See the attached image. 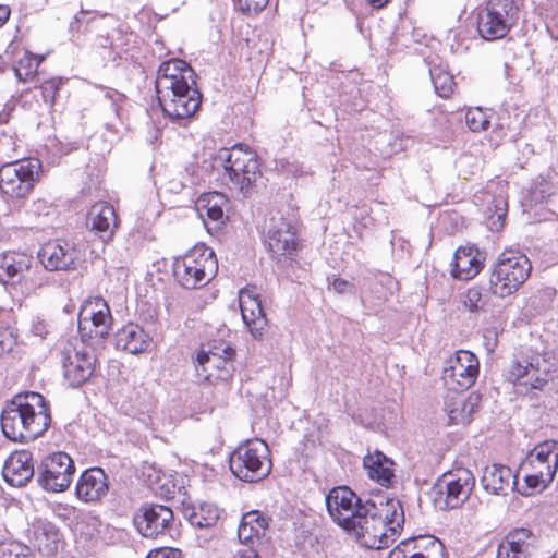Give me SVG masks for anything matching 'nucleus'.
Instances as JSON below:
<instances>
[{
  "instance_id": "1",
  "label": "nucleus",
  "mask_w": 558,
  "mask_h": 558,
  "mask_svg": "<svg viewBox=\"0 0 558 558\" xmlns=\"http://www.w3.org/2000/svg\"><path fill=\"white\" fill-rule=\"evenodd\" d=\"M52 422L50 404L35 391H25L8 400L0 414V425L5 438L29 442L41 437Z\"/></svg>"
},
{
  "instance_id": "2",
  "label": "nucleus",
  "mask_w": 558,
  "mask_h": 558,
  "mask_svg": "<svg viewBox=\"0 0 558 558\" xmlns=\"http://www.w3.org/2000/svg\"><path fill=\"white\" fill-rule=\"evenodd\" d=\"M531 271L532 264L524 253L505 250L490 266L488 289L495 296H510L526 282Z\"/></svg>"
},
{
  "instance_id": "3",
  "label": "nucleus",
  "mask_w": 558,
  "mask_h": 558,
  "mask_svg": "<svg viewBox=\"0 0 558 558\" xmlns=\"http://www.w3.org/2000/svg\"><path fill=\"white\" fill-rule=\"evenodd\" d=\"M174 280L184 289H199L210 282L218 271V262L213 248L197 244L185 254L174 257Z\"/></svg>"
},
{
  "instance_id": "4",
  "label": "nucleus",
  "mask_w": 558,
  "mask_h": 558,
  "mask_svg": "<svg viewBox=\"0 0 558 558\" xmlns=\"http://www.w3.org/2000/svg\"><path fill=\"white\" fill-rule=\"evenodd\" d=\"M215 162L221 165L230 189L247 195L257 178L260 177V163L257 154L236 144L218 150Z\"/></svg>"
},
{
  "instance_id": "5",
  "label": "nucleus",
  "mask_w": 558,
  "mask_h": 558,
  "mask_svg": "<svg viewBox=\"0 0 558 558\" xmlns=\"http://www.w3.org/2000/svg\"><path fill=\"white\" fill-rule=\"evenodd\" d=\"M232 474L243 482H258L267 477L272 468L268 445L254 438L239 445L229 457Z\"/></svg>"
},
{
  "instance_id": "6",
  "label": "nucleus",
  "mask_w": 558,
  "mask_h": 558,
  "mask_svg": "<svg viewBox=\"0 0 558 558\" xmlns=\"http://www.w3.org/2000/svg\"><path fill=\"white\" fill-rule=\"evenodd\" d=\"M515 0H488L478 13L477 31L485 40L504 38L519 20Z\"/></svg>"
},
{
  "instance_id": "7",
  "label": "nucleus",
  "mask_w": 558,
  "mask_h": 558,
  "mask_svg": "<svg viewBox=\"0 0 558 558\" xmlns=\"http://www.w3.org/2000/svg\"><path fill=\"white\" fill-rule=\"evenodd\" d=\"M475 486V477L466 468L444 473L434 486L435 504L440 509H457L469 498Z\"/></svg>"
},
{
  "instance_id": "8",
  "label": "nucleus",
  "mask_w": 558,
  "mask_h": 558,
  "mask_svg": "<svg viewBox=\"0 0 558 558\" xmlns=\"http://www.w3.org/2000/svg\"><path fill=\"white\" fill-rule=\"evenodd\" d=\"M38 159H23L0 167V190L12 198L25 197L38 180Z\"/></svg>"
},
{
  "instance_id": "9",
  "label": "nucleus",
  "mask_w": 558,
  "mask_h": 558,
  "mask_svg": "<svg viewBox=\"0 0 558 558\" xmlns=\"http://www.w3.org/2000/svg\"><path fill=\"white\" fill-rule=\"evenodd\" d=\"M345 531L354 533L361 545L366 548L378 550L389 547L390 536L384 521L376 514L375 500H365L362 512L355 515L354 526Z\"/></svg>"
},
{
  "instance_id": "10",
  "label": "nucleus",
  "mask_w": 558,
  "mask_h": 558,
  "mask_svg": "<svg viewBox=\"0 0 558 558\" xmlns=\"http://www.w3.org/2000/svg\"><path fill=\"white\" fill-rule=\"evenodd\" d=\"M75 465L72 458L57 451L45 457L38 466L37 483L47 492L61 493L69 488Z\"/></svg>"
},
{
  "instance_id": "11",
  "label": "nucleus",
  "mask_w": 558,
  "mask_h": 558,
  "mask_svg": "<svg viewBox=\"0 0 558 558\" xmlns=\"http://www.w3.org/2000/svg\"><path fill=\"white\" fill-rule=\"evenodd\" d=\"M477 356L468 350H458L446 362L442 380L450 391H464L472 387L478 376Z\"/></svg>"
},
{
  "instance_id": "12",
  "label": "nucleus",
  "mask_w": 558,
  "mask_h": 558,
  "mask_svg": "<svg viewBox=\"0 0 558 558\" xmlns=\"http://www.w3.org/2000/svg\"><path fill=\"white\" fill-rule=\"evenodd\" d=\"M157 94L159 105L166 116L172 120H184L191 118L201 107L202 94L196 84H187L186 88L177 86Z\"/></svg>"
},
{
  "instance_id": "13",
  "label": "nucleus",
  "mask_w": 558,
  "mask_h": 558,
  "mask_svg": "<svg viewBox=\"0 0 558 558\" xmlns=\"http://www.w3.org/2000/svg\"><path fill=\"white\" fill-rule=\"evenodd\" d=\"M111 325L110 307L102 298H92L84 302L78 315V331L83 341L106 338Z\"/></svg>"
},
{
  "instance_id": "14",
  "label": "nucleus",
  "mask_w": 558,
  "mask_h": 558,
  "mask_svg": "<svg viewBox=\"0 0 558 558\" xmlns=\"http://www.w3.org/2000/svg\"><path fill=\"white\" fill-rule=\"evenodd\" d=\"M140 534L147 538H157L171 531L174 523L173 511L160 504L145 502L133 518Z\"/></svg>"
},
{
  "instance_id": "15",
  "label": "nucleus",
  "mask_w": 558,
  "mask_h": 558,
  "mask_svg": "<svg viewBox=\"0 0 558 558\" xmlns=\"http://www.w3.org/2000/svg\"><path fill=\"white\" fill-rule=\"evenodd\" d=\"M364 502L348 486L333 487L326 496L329 515L343 530L354 526L355 515L362 512Z\"/></svg>"
},
{
  "instance_id": "16",
  "label": "nucleus",
  "mask_w": 558,
  "mask_h": 558,
  "mask_svg": "<svg viewBox=\"0 0 558 558\" xmlns=\"http://www.w3.org/2000/svg\"><path fill=\"white\" fill-rule=\"evenodd\" d=\"M37 257L46 271H66L76 269L81 252L73 242L57 239L45 243Z\"/></svg>"
},
{
  "instance_id": "17",
  "label": "nucleus",
  "mask_w": 558,
  "mask_h": 558,
  "mask_svg": "<svg viewBox=\"0 0 558 558\" xmlns=\"http://www.w3.org/2000/svg\"><path fill=\"white\" fill-rule=\"evenodd\" d=\"M63 354V374L71 387H80L86 383L95 371L96 356L90 348H65Z\"/></svg>"
},
{
  "instance_id": "18",
  "label": "nucleus",
  "mask_w": 558,
  "mask_h": 558,
  "mask_svg": "<svg viewBox=\"0 0 558 558\" xmlns=\"http://www.w3.org/2000/svg\"><path fill=\"white\" fill-rule=\"evenodd\" d=\"M225 356L218 357V353L210 356L209 353L202 350L196 356V374L199 378L210 384L218 381H228L234 372L233 359L235 350L232 347H227L222 350Z\"/></svg>"
},
{
  "instance_id": "19",
  "label": "nucleus",
  "mask_w": 558,
  "mask_h": 558,
  "mask_svg": "<svg viewBox=\"0 0 558 558\" xmlns=\"http://www.w3.org/2000/svg\"><path fill=\"white\" fill-rule=\"evenodd\" d=\"M298 223L291 218L274 216L267 231V245L275 256H291L298 248Z\"/></svg>"
},
{
  "instance_id": "20",
  "label": "nucleus",
  "mask_w": 558,
  "mask_h": 558,
  "mask_svg": "<svg viewBox=\"0 0 558 558\" xmlns=\"http://www.w3.org/2000/svg\"><path fill=\"white\" fill-rule=\"evenodd\" d=\"M239 303L244 324L255 339H262L267 326V318L262 306L257 288L247 286L239 291Z\"/></svg>"
},
{
  "instance_id": "21",
  "label": "nucleus",
  "mask_w": 558,
  "mask_h": 558,
  "mask_svg": "<svg viewBox=\"0 0 558 558\" xmlns=\"http://www.w3.org/2000/svg\"><path fill=\"white\" fill-rule=\"evenodd\" d=\"M187 84H196V73L187 62L170 59L159 65L155 81L157 94L166 92L163 86H168L169 90L177 86L186 88Z\"/></svg>"
},
{
  "instance_id": "22",
  "label": "nucleus",
  "mask_w": 558,
  "mask_h": 558,
  "mask_svg": "<svg viewBox=\"0 0 558 558\" xmlns=\"http://www.w3.org/2000/svg\"><path fill=\"white\" fill-rule=\"evenodd\" d=\"M109 493V478L101 468L85 470L75 487L76 497L86 504H97Z\"/></svg>"
},
{
  "instance_id": "23",
  "label": "nucleus",
  "mask_w": 558,
  "mask_h": 558,
  "mask_svg": "<svg viewBox=\"0 0 558 558\" xmlns=\"http://www.w3.org/2000/svg\"><path fill=\"white\" fill-rule=\"evenodd\" d=\"M483 489L490 495L507 496L518 485V474L504 464L495 463L483 469L480 478Z\"/></svg>"
},
{
  "instance_id": "24",
  "label": "nucleus",
  "mask_w": 558,
  "mask_h": 558,
  "mask_svg": "<svg viewBox=\"0 0 558 558\" xmlns=\"http://www.w3.org/2000/svg\"><path fill=\"white\" fill-rule=\"evenodd\" d=\"M484 253L476 246H460L451 263V276L459 280L473 279L484 266Z\"/></svg>"
},
{
  "instance_id": "25",
  "label": "nucleus",
  "mask_w": 558,
  "mask_h": 558,
  "mask_svg": "<svg viewBox=\"0 0 558 558\" xmlns=\"http://www.w3.org/2000/svg\"><path fill=\"white\" fill-rule=\"evenodd\" d=\"M459 392L449 390L445 397L444 411L448 416V424L451 425L469 424L480 402L478 395L472 393L465 398Z\"/></svg>"
},
{
  "instance_id": "26",
  "label": "nucleus",
  "mask_w": 558,
  "mask_h": 558,
  "mask_svg": "<svg viewBox=\"0 0 558 558\" xmlns=\"http://www.w3.org/2000/svg\"><path fill=\"white\" fill-rule=\"evenodd\" d=\"M33 456L29 451H15L5 460L3 466V478L8 484L15 487L26 485L34 476Z\"/></svg>"
},
{
  "instance_id": "27",
  "label": "nucleus",
  "mask_w": 558,
  "mask_h": 558,
  "mask_svg": "<svg viewBox=\"0 0 558 558\" xmlns=\"http://www.w3.org/2000/svg\"><path fill=\"white\" fill-rule=\"evenodd\" d=\"M227 198L221 193L202 195L197 201V209L208 231L218 230L226 223L228 216L225 214Z\"/></svg>"
},
{
  "instance_id": "28",
  "label": "nucleus",
  "mask_w": 558,
  "mask_h": 558,
  "mask_svg": "<svg viewBox=\"0 0 558 558\" xmlns=\"http://www.w3.org/2000/svg\"><path fill=\"white\" fill-rule=\"evenodd\" d=\"M117 215L108 203L94 204L86 217V227L102 240L111 239L116 227Z\"/></svg>"
},
{
  "instance_id": "29",
  "label": "nucleus",
  "mask_w": 558,
  "mask_h": 558,
  "mask_svg": "<svg viewBox=\"0 0 558 558\" xmlns=\"http://www.w3.org/2000/svg\"><path fill=\"white\" fill-rule=\"evenodd\" d=\"M393 465V461L379 450L366 454L363 459L367 476L387 488L393 487L397 482Z\"/></svg>"
},
{
  "instance_id": "30",
  "label": "nucleus",
  "mask_w": 558,
  "mask_h": 558,
  "mask_svg": "<svg viewBox=\"0 0 558 558\" xmlns=\"http://www.w3.org/2000/svg\"><path fill=\"white\" fill-rule=\"evenodd\" d=\"M510 379L517 386H523L529 389H542L548 383V372L541 371L539 361L536 362H515L509 372Z\"/></svg>"
},
{
  "instance_id": "31",
  "label": "nucleus",
  "mask_w": 558,
  "mask_h": 558,
  "mask_svg": "<svg viewBox=\"0 0 558 558\" xmlns=\"http://www.w3.org/2000/svg\"><path fill=\"white\" fill-rule=\"evenodd\" d=\"M149 342L150 338L143 327L134 323L124 325L114 335L116 348L131 354L146 351Z\"/></svg>"
},
{
  "instance_id": "32",
  "label": "nucleus",
  "mask_w": 558,
  "mask_h": 558,
  "mask_svg": "<svg viewBox=\"0 0 558 558\" xmlns=\"http://www.w3.org/2000/svg\"><path fill=\"white\" fill-rule=\"evenodd\" d=\"M557 454L558 441L554 439L545 440L529 451L522 468L543 471L548 465L551 469L555 465Z\"/></svg>"
},
{
  "instance_id": "33",
  "label": "nucleus",
  "mask_w": 558,
  "mask_h": 558,
  "mask_svg": "<svg viewBox=\"0 0 558 558\" xmlns=\"http://www.w3.org/2000/svg\"><path fill=\"white\" fill-rule=\"evenodd\" d=\"M376 514L384 521L387 533L390 532V538L395 536L404 523V511L400 500L396 498H386L376 502Z\"/></svg>"
},
{
  "instance_id": "34",
  "label": "nucleus",
  "mask_w": 558,
  "mask_h": 558,
  "mask_svg": "<svg viewBox=\"0 0 558 558\" xmlns=\"http://www.w3.org/2000/svg\"><path fill=\"white\" fill-rule=\"evenodd\" d=\"M33 264V257L23 253L8 252L0 255V270L9 279L17 277L21 280L26 278L31 272Z\"/></svg>"
},
{
  "instance_id": "35",
  "label": "nucleus",
  "mask_w": 558,
  "mask_h": 558,
  "mask_svg": "<svg viewBox=\"0 0 558 558\" xmlns=\"http://www.w3.org/2000/svg\"><path fill=\"white\" fill-rule=\"evenodd\" d=\"M184 514L191 525L198 529H209L220 519V510L214 504L202 502L184 509Z\"/></svg>"
},
{
  "instance_id": "36",
  "label": "nucleus",
  "mask_w": 558,
  "mask_h": 558,
  "mask_svg": "<svg viewBox=\"0 0 558 558\" xmlns=\"http://www.w3.org/2000/svg\"><path fill=\"white\" fill-rule=\"evenodd\" d=\"M535 542L536 536L530 529L519 527L510 531L502 543L510 551L519 554V557L527 558Z\"/></svg>"
},
{
  "instance_id": "37",
  "label": "nucleus",
  "mask_w": 558,
  "mask_h": 558,
  "mask_svg": "<svg viewBox=\"0 0 558 558\" xmlns=\"http://www.w3.org/2000/svg\"><path fill=\"white\" fill-rule=\"evenodd\" d=\"M252 515L242 517L238 529L239 541L248 546V548L241 554V558H259L255 544H260V537L263 535L256 531L253 525H250L252 523Z\"/></svg>"
},
{
  "instance_id": "38",
  "label": "nucleus",
  "mask_w": 558,
  "mask_h": 558,
  "mask_svg": "<svg viewBox=\"0 0 558 558\" xmlns=\"http://www.w3.org/2000/svg\"><path fill=\"white\" fill-rule=\"evenodd\" d=\"M35 539L38 550L46 556H52L58 551L60 543L59 530L48 523L35 530Z\"/></svg>"
},
{
  "instance_id": "39",
  "label": "nucleus",
  "mask_w": 558,
  "mask_h": 558,
  "mask_svg": "<svg viewBox=\"0 0 558 558\" xmlns=\"http://www.w3.org/2000/svg\"><path fill=\"white\" fill-rule=\"evenodd\" d=\"M43 60V56L25 53L13 68L17 81L23 83L33 81Z\"/></svg>"
},
{
  "instance_id": "40",
  "label": "nucleus",
  "mask_w": 558,
  "mask_h": 558,
  "mask_svg": "<svg viewBox=\"0 0 558 558\" xmlns=\"http://www.w3.org/2000/svg\"><path fill=\"white\" fill-rule=\"evenodd\" d=\"M532 472L524 476V482L526 487L535 489L542 487L545 489L553 482L557 471H558V453L555 458V465L551 469L547 465L543 471L541 470H531Z\"/></svg>"
},
{
  "instance_id": "41",
  "label": "nucleus",
  "mask_w": 558,
  "mask_h": 558,
  "mask_svg": "<svg viewBox=\"0 0 558 558\" xmlns=\"http://www.w3.org/2000/svg\"><path fill=\"white\" fill-rule=\"evenodd\" d=\"M429 75L437 95L446 98L453 93L456 83L449 72L441 68H434L429 70Z\"/></svg>"
},
{
  "instance_id": "42",
  "label": "nucleus",
  "mask_w": 558,
  "mask_h": 558,
  "mask_svg": "<svg viewBox=\"0 0 558 558\" xmlns=\"http://www.w3.org/2000/svg\"><path fill=\"white\" fill-rule=\"evenodd\" d=\"M489 118V114L481 108H470L465 112V123L473 132L487 130L490 124Z\"/></svg>"
},
{
  "instance_id": "43",
  "label": "nucleus",
  "mask_w": 558,
  "mask_h": 558,
  "mask_svg": "<svg viewBox=\"0 0 558 558\" xmlns=\"http://www.w3.org/2000/svg\"><path fill=\"white\" fill-rule=\"evenodd\" d=\"M461 300L465 307L471 312L483 310L487 303L486 296L483 294L481 287L474 286L469 288L462 295Z\"/></svg>"
},
{
  "instance_id": "44",
  "label": "nucleus",
  "mask_w": 558,
  "mask_h": 558,
  "mask_svg": "<svg viewBox=\"0 0 558 558\" xmlns=\"http://www.w3.org/2000/svg\"><path fill=\"white\" fill-rule=\"evenodd\" d=\"M0 558H33L32 549L20 542L0 544Z\"/></svg>"
},
{
  "instance_id": "45",
  "label": "nucleus",
  "mask_w": 558,
  "mask_h": 558,
  "mask_svg": "<svg viewBox=\"0 0 558 558\" xmlns=\"http://www.w3.org/2000/svg\"><path fill=\"white\" fill-rule=\"evenodd\" d=\"M556 296V290L550 287L538 290L531 299L532 307L538 313L548 310Z\"/></svg>"
},
{
  "instance_id": "46",
  "label": "nucleus",
  "mask_w": 558,
  "mask_h": 558,
  "mask_svg": "<svg viewBox=\"0 0 558 558\" xmlns=\"http://www.w3.org/2000/svg\"><path fill=\"white\" fill-rule=\"evenodd\" d=\"M61 84L62 80L60 77H53L45 81L40 85L41 97L47 105H53L56 95L58 94Z\"/></svg>"
},
{
  "instance_id": "47",
  "label": "nucleus",
  "mask_w": 558,
  "mask_h": 558,
  "mask_svg": "<svg viewBox=\"0 0 558 558\" xmlns=\"http://www.w3.org/2000/svg\"><path fill=\"white\" fill-rule=\"evenodd\" d=\"M415 539H408L398 545L391 553L389 558H428L422 553H411V550L416 549L417 546L414 545Z\"/></svg>"
},
{
  "instance_id": "48",
  "label": "nucleus",
  "mask_w": 558,
  "mask_h": 558,
  "mask_svg": "<svg viewBox=\"0 0 558 558\" xmlns=\"http://www.w3.org/2000/svg\"><path fill=\"white\" fill-rule=\"evenodd\" d=\"M269 0H234V5L241 12L251 15L263 11Z\"/></svg>"
},
{
  "instance_id": "49",
  "label": "nucleus",
  "mask_w": 558,
  "mask_h": 558,
  "mask_svg": "<svg viewBox=\"0 0 558 558\" xmlns=\"http://www.w3.org/2000/svg\"><path fill=\"white\" fill-rule=\"evenodd\" d=\"M28 331L33 337L43 341L50 331V325L41 316H35L29 323Z\"/></svg>"
},
{
  "instance_id": "50",
  "label": "nucleus",
  "mask_w": 558,
  "mask_h": 558,
  "mask_svg": "<svg viewBox=\"0 0 558 558\" xmlns=\"http://www.w3.org/2000/svg\"><path fill=\"white\" fill-rule=\"evenodd\" d=\"M45 269L43 270L40 266L35 263V267L32 266L31 272L24 280L31 281L32 289H39L44 286L48 284V279L45 275Z\"/></svg>"
},
{
  "instance_id": "51",
  "label": "nucleus",
  "mask_w": 558,
  "mask_h": 558,
  "mask_svg": "<svg viewBox=\"0 0 558 558\" xmlns=\"http://www.w3.org/2000/svg\"><path fill=\"white\" fill-rule=\"evenodd\" d=\"M252 515V523L250 525H253V527L258 531L262 535H265V532L268 530L269 522L271 521L269 517L265 515L258 510L250 511L245 513L243 517H250Z\"/></svg>"
},
{
  "instance_id": "52",
  "label": "nucleus",
  "mask_w": 558,
  "mask_h": 558,
  "mask_svg": "<svg viewBox=\"0 0 558 558\" xmlns=\"http://www.w3.org/2000/svg\"><path fill=\"white\" fill-rule=\"evenodd\" d=\"M549 195L548 182L545 179L536 181L534 186L531 189V196L535 202H543Z\"/></svg>"
},
{
  "instance_id": "53",
  "label": "nucleus",
  "mask_w": 558,
  "mask_h": 558,
  "mask_svg": "<svg viewBox=\"0 0 558 558\" xmlns=\"http://www.w3.org/2000/svg\"><path fill=\"white\" fill-rule=\"evenodd\" d=\"M182 553L177 548H159L157 550L150 551L146 558H181Z\"/></svg>"
},
{
  "instance_id": "54",
  "label": "nucleus",
  "mask_w": 558,
  "mask_h": 558,
  "mask_svg": "<svg viewBox=\"0 0 558 558\" xmlns=\"http://www.w3.org/2000/svg\"><path fill=\"white\" fill-rule=\"evenodd\" d=\"M332 289L338 294H347L354 292V284L342 278H335L332 281Z\"/></svg>"
},
{
  "instance_id": "55",
  "label": "nucleus",
  "mask_w": 558,
  "mask_h": 558,
  "mask_svg": "<svg viewBox=\"0 0 558 558\" xmlns=\"http://www.w3.org/2000/svg\"><path fill=\"white\" fill-rule=\"evenodd\" d=\"M117 35L118 37L117 38H113L112 39H109V38H105L102 43H100V45L104 47V48H110L117 56H119L120 58H122V53L125 51L124 49H122V45L121 44H118L117 41L118 40H121L122 38V35L120 32H117Z\"/></svg>"
},
{
  "instance_id": "56",
  "label": "nucleus",
  "mask_w": 558,
  "mask_h": 558,
  "mask_svg": "<svg viewBox=\"0 0 558 558\" xmlns=\"http://www.w3.org/2000/svg\"><path fill=\"white\" fill-rule=\"evenodd\" d=\"M174 490L175 485L172 483V481L167 476H161L160 494L162 496L169 497L174 493Z\"/></svg>"
},
{
  "instance_id": "57",
  "label": "nucleus",
  "mask_w": 558,
  "mask_h": 558,
  "mask_svg": "<svg viewBox=\"0 0 558 558\" xmlns=\"http://www.w3.org/2000/svg\"><path fill=\"white\" fill-rule=\"evenodd\" d=\"M15 109V100H9L3 109L0 111V122L1 123H8L10 118H11V113L13 112V110Z\"/></svg>"
},
{
  "instance_id": "58",
  "label": "nucleus",
  "mask_w": 558,
  "mask_h": 558,
  "mask_svg": "<svg viewBox=\"0 0 558 558\" xmlns=\"http://www.w3.org/2000/svg\"><path fill=\"white\" fill-rule=\"evenodd\" d=\"M497 558H524V557H519V554H517L514 551H510L507 548V546L504 543H501L497 550Z\"/></svg>"
},
{
  "instance_id": "59",
  "label": "nucleus",
  "mask_w": 558,
  "mask_h": 558,
  "mask_svg": "<svg viewBox=\"0 0 558 558\" xmlns=\"http://www.w3.org/2000/svg\"><path fill=\"white\" fill-rule=\"evenodd\" d=\"M428 544L441 556V558H447L446 553H445V547L438 538H436V537L429 538Z\"/></svg>"
},
{
  "instance_id": "60",
  "label": "nucleus",
  "mask_w": 558,
  "mask_h": 558,
  "mask_svg": "<svg viewBox=\"0 0 558 558\" xmlns=\"http://www.w3.org/2000/svg\"><path fill=\"white\" fill-rule=\"evenodd\" d=\"M227 347H231L230 344H226L223 342L214 344L206 353H209L210 356H214V353H218V357L222 359L225 354L222 353V350Z\"/></svg>"
},
{
  "instance_id": "61",
  "label": "nucleus",
  "mask_w": 558,
  "mask_h": 558,
  "mask_svg": "<svg viewBox=\"0 0 558 558\" xmlns=\"http://www.w3.org/2000/svg\"><path fill=\"white\" fill-rule=\"evenodd\" d=\"M11 10L7 5H0V27L3 26L9 17H10Z\"/></svg>"
},
{
  "instance_id": "62",
  "label": "nucleus",
  "mask_w": 558,
  "mask_h": 558,
  "mask_svg": "<svg viewBox=\"0 0 558 558\" xmlns=\"http://www.w3.org/2000/svg\"><path fill=\"white\" fill-rule=\"evenodd\" d=\"M85 15L84 11H81L78 14L74 16V20L70 23V31L78 32V24L83 22V16Z\"/></svg>"
},
{
  "instance_id": "63",
  "label": "nucleus",
  "mask_w": 558,
  "mask_h": 558,
  "mask_svg": "<svg viewBox=\"0 0 558 558\" xmlns=\"http://www.w3.org/2000/svg\"><path fill=\"white\" fill-rule=\"evenodd\" d=\"M375 9H381L389 0H367Z\"/></svg>"
},
{
  "instance_id": "64",
  "label": "nucleus",
  "mask_w": 558,
  "mask_h": 558,
  "mask_svg": "<svg viewBox=\"0 0 558 558\" xmlns=\"http://www.w3.org/2000/svg\"><path fill=\"white\" fill-rule=\"evenodd\" d=\"M485 339H489L490 337L494 338V344H496L497 341V332L494 329H487L484 335Z\"/></svg>"
}]
</instances>
